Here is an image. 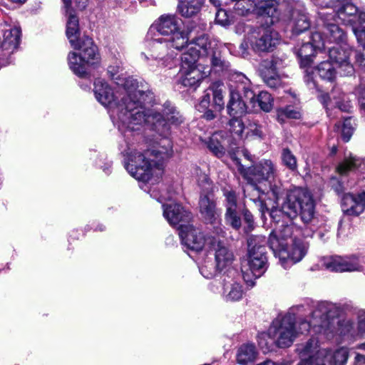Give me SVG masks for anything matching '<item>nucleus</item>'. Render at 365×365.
Wrapping results in <instances>:
<instances>
[{"label":"nucleus","mask_w":365,"mask_h":365,"mask_svg":"<svg viewBox=\"0 0 365 365\" xmlns=\"http://www.w3.org/2000/svg\"><path fill=\"white\" fill-rule=\"evenodd\" d=\"M93 91L97 101L109 107L112 115L116 116L118 128L123 133H140L151 116L146 113L145 105L151 101L153 93L143 81L128 78L122 86L113 91L104 79L96 78Z\"/></svg>","instance_id":"obj_1"},{"label":"nucleus","mask_w":365,"mask_h":365,"mask_svg":"<svg viewBox=\"0 0 365 365\" xmlns=\"http://www.w3.org/2000/svg\"><path fill=\"white\" fill-rule=\"evenodd\" d=\"M243 3H237L235 10L239 15L246 16L253 13L262 19L264 25L259 27H247L246 36L240 47L243 53L249 46L256 52L272 51L279 43V34L272 29L270 26L279 21V19L289 16L291 10L286 2L279 4L277 0H247Z\"/></svg>","instance_id":"obj_2"},{"label":"nucleus","mask_w":365,"mask_h":365,"mask_svg":"<svg viewBox=\"0 0 365 365\" xmlns=\"http://www.w3.org/2000/svg\"><path fill=\"white\" fill-rule=\"evenodd\" d=\"M249 185L244 189L245 197L250 196L261 212L262 217L268 211L265 202V195L278 203L279 199L284 195V188L278 179L277 165L271 160L263 159L250 168Z\"/></svg>","instance_id":"obj_3"},{"label":"nucleus","mask_w":365,"mask_h":365,"mask_svg":"<svg viewBox=\"0 0 365 365\" xmlns=\"http://www.w3.org/2000/svg\"><path fill=\"white\" fill-rule=\"evenodd\" d=\"M162 145L153 150L128 148L125 153V168L138 180H158L163 173V161L172 154V145L164 139Z\"/></svg>","instance_id":"obj_4"},{"label":"nucleus","mask_w":365,"mask_h":365,"mask_svg":"<svg viewBox=\"0 0 365 365\" xmlns=\"http://www.w3.org/2000/svg\"><path fill=\"white\" fill-rule=\"evenodd\" d=\"M294 229L293 224L287 225L282 230L272 232L268 240L270 249L279 257L284 267L299 262L306 254L307 248L303 242L293 237Z\"/></svg>","instance_id":"obj_5"},{"label":"nucleus","mask_w":365,"mask_h":365,"mask_svg":"<svg viewBox=\"0 0 365 365\" xmlns=\"http://www.w3.org/2000/svg\"><path fill=\"white\" fill-rule=\"evenodd\" d=\"M297 351L300 358L297 365H345L348 359L346 349L341 348L332 353L321 348L316 339L299 344Z\"/></svg>","instance_id":"obj_6"},{"label":"nucleus","mask_w":365,"mask_h":365,"mask_svg":"<svg viewBox=\"0 0 365 365\" xmlns=\"http://www.w3.org/2000/svg\"><path fill=\"white\" fill-rule=\"evenodd\" d=\"M337 307L328 302L317 303L312 312L313 328L316 331L329 334L338 333L341 335L349 334L354 329V323L349 319H336L338 314Z\"/></svg>","instance_id":"obj_7"},{"label":"nucleus","mask_w":365,"mask_h":365,"mask_svg":"<svg viewBox=\"0 0 365 365\" xmlns=\"http://www.w3.org/2000/svg\"><path fill=\"white\" fill-rule=\"evenodd\" d=\"M264 238L252 236L248 240L247 258L242 262L241 271L245 282L254 286L255 280L260 277L267 268V257Z\"/></svg>","instance_id":"obj_8"},{"label":"nucleus","mask_w":365,"mask_h":365,"mask_svg":"<svg viewBox=\"0 0 365 365\" xmlns=\"http://www.w3.org/2000/svg\"><path fill=\"white\" fill-rule=\"evenodd\" d=\"M295 320L294 314L289 312L273 321L269 329V335L274 340L278 347L286 348L290 346L299 334H305L309 331L311 327H313L312 317L310 322H301L298 328L296 327Z\"/></svg>","instance_id":"obj_9"},{"label":"nucleus","mask_w":365,"mask_h":365,"mask_svg":"<svg viewBox=\"0 0 365 365\" xmlns=\"http://www.w3.org/2000/svg\"><path fill=\"white\" fill-rule=\"evenodd\" d=\"M315 204L311 193L302 188L289 191L282 204L281 210H272L270 216L274 218V213L282 212L289 217L294 219L298 215L304 223L310 222L314 216Z\"/></svg>","instance_id":"obj_10"},{"label":"nucleus","mask_w":365,"mask_h":365,"mask_svg":"<svg viewBox=\"0 0 365 365\" xmlns=\"http://www.w3.org/2000/svg\"><path fill=\"white\" fill-rule=\"evenodd\" d=\"M78 52H69L67 56L70 69L79 77L88 74V68L100 62V54L93 39L88 36H83L76 46H72Z\"/></svg>","instance_id":"obj_11"},{"label":"nucleus","mask_w":365,"mask_h":365,"mask_svg":"<svg viewBox=\"0 0 365 365\" xmlns=\"http://www.w3.org/2000/svg\"><path fill=\"white\" fill-rule=\"evenodd\" d=\"M150 29L156 30L176 50L180 51L186 46L190 47L189 32L184 29L182 21L174 15L161 16Z\"/></svg>","instance_id":"obj_12"},{"label":"nucleus","mask_w":365,"mask_h":365,"mask_svg":"<svg viewBox=\"0 0 365 365\" xmlns=\"http://www.w3.org/2000/svg\"><path fill=\"white\" fill-rule=\"evenodd\" d=\"M200 56V51L194 45V41L190 42L187 51L181 56L180 82L183 86L196 88L210 74V70H202L200 65H196Z\"/></svg>","instance_id":"obj_13"},{"label":"nucleus","mask_w":365,"mask_h":365,"mask_svg":"<svg viewBox=\"0 0 365 365\" xmlns=\"http://www.w3.org/2000/svg\"><path fill=\"white\" fill-rule=\"evenodd\" d=\"M154 95L151 101L145 105L148 113H151L150 118L148 119L143 125L141 132L146 125H152L160 135H166L170 130V125H178L182 123L183 118L176 110L170 104H166L163 110V113H159L153 108Z\"/></svg>","instance_id":"obj_14"},{"label":"nucleus","mask_w":365,"mask_h":365,"mask_svg":"<svg viewBox=\"0 0 365 365\" xmlns=\"http://www.w3.org/2000/svg\"><path fill=\"white\" fill-rule=\"evenodd\" d=\"M335 14L341 24L350 26L358 42H364L365 33L360 29L362 19H365V11H360L349 1H340L334 7Z\"/></svg>","instance_id":"obj_15"},{"label":"nucleus","mask_w":365,"mask_h":365,"mask_svg":"<svg viewBox=\"0 0 365 365\" xmlns=\"http://www.w3.org/2000/svg\"><path fill=\"white\" fill-rule=\"evenodd\" d=\"M140 57L146 62L155 61L159 66H165L173 59L172 48L168 41L163 38L148 40L145 43Z\"/></svg>","instance_id":"obj_16"},{"label":"nucleus","mask_w":365,"mask_h":365,"mask_svg":"<svg viewBox=\"0 0 365 365\" xmlns=\"http://www.w3.org/2000/svg\"><path fill=\"white\" fill-rule=\"evenodd\" d=\"M179 230V235L182 244L188 249L195 252L201 251L203 249L209 250L211 247L209 241L217 240L213 236L205 235L190 224H180Z\"/></svg>","instance_id":"obj_17"},{"label":"nucleus","mask_w":365,"mask_h":365,"mask_svg":"<svg viewBox=\"0 0 365 365\" xmlns=\"http://www.w3.org/2000/svg\"><path fill=\"white\" fill-rule=\"evenodd\" d=\"M193 41L194 45L200 51V56L211 57V64L215 71H224L229 68V62L221 58L218 43L215 39L210 38L207 35H202Z\"/></svg>","instance_id":"obj_18"},{"label":"nucleus","mask_w":365,"mask_h":365,"mask_svg":"<svg viewBox=\"0 0 365 365\" xmlns=\"http://www.w3.org/2000/svg\"><path fill=\"white\" fill-rule=\"evenodd\" d=\"M322 265L332 272H354L361 268V260L355 255L351 256H326L322 259Z\"/></svg>","instance_id":"obj_19"},{"label":"nucleus","mask_w":365,"mask_h":365,"mask_svg":"<svg viewBox=\"0 0 365 365\" xmlns=\"http://www.w3.org/2000/svg\"><path fill=\"white\" fill-rule=\"evenodd\" d=\"M327 49L330 61L340 68L341 75L349 76L353 73L354 68L349 61L352 49L348 43L335 45L331 48H327Z\"/></svg>","instance_id":"obj_20"},{"label":"nucleus","mask_w":365,"mask_h":365,"mask_svg":"<svg viewBox=\"0 0 365 365\" xmlns=\"http://www.w3.org/2000/svg\"><path fill=\"white\" fill-rule=\"evenodd\" d=\"M207 148L217 158H222L227 152L234 158L232 155L237 149L225 131L214 133L207 142Z\"/></svg>","instance_id":"obj_21"},{"label":"nucleus","mask_w":365,"mask_h":365,"mask_svg":"<svg viewBox=\"0 0 365 365\" xmlns=\"http://www.w3.org/2000/svg\"><path fill=\"white\" fill-rule=\"evenodd\" d=\"M319 15L323 21V34L328 43H334L336 45L347 43L346 34L344 30L337 24L330 22L334 19L333 14L320 12Z\"/></svg>","instance_id":"obj_22"},{"label":"nucleus","mask_w":365,"mask_h":365,"mask_svg":"<svg viewBox=\"0 0 365 365\" xmlns=\"http://www.w3.org/2000/svg\"><path fill=\"white\" fill-rule=\"evenodd\" d=\"M282 65L279 58L272 57L262 63V76L264 83L270 88H277L281 84V79L277 73Z\"/></svg>","instance_id":"obj_23"},{"label":"nucleus","mask_w":365,"mask_h":365,"mask_svg":"<svg viewBox=\"0 0 365 365\" xmlns=\"http://www.w3.org/2000/svg\"><path fill=\"white\" fill-rule=\"evenodd\" d=\"M211 245L209 251H214L215 262L220 271L230 267L235 259L233 252L220 240L209 241Z\"/></svg>","instance_id":"obj_24"},{"label":"nucleus","mask_w":365,"mask_h":365,"mask_svg":"<svg viewBox=\"0 0 365 365\" xmlns=\"http://www.w3.org/2000/svg\"><path fill=\"white\" fill-rule=\"evenodd\" d=\"M225 197V206L226 212L225 219L226 222L235 230L241 227V219L237 212V197L235 192L231 190H224Z\"/></svg>","instance_id":"obj_25"},{"label":"nucleus","mask_w":365,"mask_h":365,"mask_svg":"<svg viewBox=\"0 0 365 365\" xmlns=\"http://www.w3.org/2000/svg\"><path fill=\"white\" fill-rule=\"evenodd\" d=\"M199 211L207 223L215 224L220 220V210L217 208L215 201L207 195H202L200 197Z\"/></svg>","instance_id":"obj_26"},{"label":"nucleus","mask_w":365,"mask_h":365,"mask_svg":"<svg viewBox=\"0 0 365 365\" xmlns=\"http://www.w3.org/2000/svg\"><path fill=\"white\" fill-rule=\"evenodd\" d=\"M163 216L171 225H177L180 222H189L192 214L178 203L163 205Z\"/></svg>","instance_id":"obj_27"},{"label":"nucleus","mask_w":365,"mask_h":365,"mask_svg":"<svg viewBox=\"0 0 365 365\" xmlns=\"http://www.w3.org/2000/svg\"><path fill=\"white\" fill-rule=\"evenodd\" d=\"M341 209L349 216L361 214L365 209V191L356 196L350 193L344 195L341 200Z\"/></svg>","instance_id":"obj_28"},{"label":"nucleus","mask_w":365,"mask_h":365,"mask_svg":"<svg viewBox=\"0 0 365 365\" xmlns=\"http://www.w3.org/2000/svg\"><path fill=\"white\" fill-rule=\"evenodd\" d=\"M317 51L310 43L307 42L304 43L300 48L297 51V54L300 58V65L302 67H307L306 69L305 82L310 88H314L316 86L313 77L310 76L312 70L309 68L312 63V57L314 52Z\"/></svg>","instance_id":"obj_29"},{"label":"nucleus","mask_w":365,"mask_h":365,"mask_svg":"<svg viewBox=\"0 0 365 365\" xmlns=\"http://www.w3.org/2000/svg\"><path fill=\"white\" fill-rule=\"evenodd\" d=\"M249 79L242 73L234 72L231 74L230 78V91L243 93L244 97L250 100L251 103L254 102L255 94L250 88Z\"/></svg>","instance_id":"obj_30"},{"label":"nucleus","mask_w":365,"mask_h":365,"mask_svg":"<svg viewBox=\"0 0 365 365\" xmlns=\"http://www.w3.org/2000/svg\"><path fill=\"white\" fill-rule=\"evenodd\" d=\"M227 105V113L232 117H240L249 110L250 100L245 99L243 93L230 91Z\"/></svg>","instance_id":"obj_31"},{"label":"nucleus","mask_w":365,"mask_h":365,"mask_svg":"<svg viewBox=\"0 0 365 365\" xmlns=\"http://www.w3.org/2000/svg\"><path fill=\"white\" fill-rule=\"evenodd\" d=\"M334 93L332 91L330 94L325 93L319 96V100L324 107L328 109L329 106H334L341 111L350 112L352 106L347 96L344 93H340V96L336 98Z\"/></svg>","instance_id":"obj_32"},{"label":"nucleus","mask_w":365,"mask_h":365,"mask_svg":"<svg viewBox=\"0 0 365 365\" xmlns=\"http://www.w3.org/2000/svg\"><path fill=\"white\" fill-rule=\"evenodd\" d=\"M222 296L227 302H235L242 299L243 289L242 285L232 279H224Z\"/></svg>","instance_id":"obj_33"},{"label":"nucleus","mask_w":365,"mask_h":365,"mask_svg":"<svg viewBox=\"0 0 365 365\" xmlns=\"http://www.w3.org/2000/svg\"><path fill=\"white\" fill-rule=\"evenodd\" d=\"M257 354L258 352L254 344H243L237 349L236 354L237 361L240 364L247 365L257 359Z\"/></svg>","instance_id":"obj_34"},{"label":"nucleus","mask_w":365,"mask_h":365,"mask_svg":"<svg viewBox=\"0 0 365 365\" xmlns=\"http://www.w3.org/2000/svg\"><path fill=\"white\" fill-rule=\"evenodd\" d=\"M292 16L294 21L293 32L294 34H299L309 28V17L304 10L300 9H294L292 11Z\"/></svg>","instance_id":"obj_35"},{"label":"nucleus","mask_w":365,"mask_h":365,"mask_svg":"<svg viewBox=\"0 0 365 365\" xmlns=\"http://www.w3.org/2000/svg\"><path fill=\"white\" fill-rule=\"evenodd\" d=\"M229 125L230 132L227 133L231 137V141H232L234 145L238 148L240 141L243 138L244 124L239 117H232L229 122Z\"/></svg>","instance_id":"obj_36"},{"label":"nucleus","mask_w":365,"mask_h":365,"mask_svg":"<svg viewBox=\"0 0 365 365\" xmlns=\"http://www.w3.org/2000/svg\"><path fill=\"white\" fill-rule=\"evenodd\" d=\"M315 71L321 79L328 82H334L336 78V71L333 63L330 61L321 62L316 68Z\"/></svg>","instance_id":"obj_37"},{"label":"nucleus","mask_w":365,"mask_h":365,"mask_svg":"<svg viewBox=\"0 0 365 365\" xmlns=\"http://www.w3.org/2000/svg\"><path fill=\"white\" fill-rule=\"evenodd\" d=\"M21 30L19 27L10 28L4 31L3 46L6 49L17 48L20 43Z\"/></svg>","instance_id":"obj_38"},{"label":"nucleus","mask_w":365,"mask_h":365,"mask_svg":"<svg viewBox=\"0 0 365 365\" xmlns=\"http://www.w3.org/2000/svg\"><path fill=\"white\" fill-rule=\"evenodd\" d=\"M363 163V160L356 155L350 154L336 167L337 173L341 175H345L349 172L359 168Z\"/></svg>","instance_id":"obj_39"},{"label":"nucleus","mask_w":365,"mask_h":365,"mask_svg":"<svg viewBox=\"0 0 365 365\" xmlns=\"http://www.w3.org/2000/svg\"><path fill=\"white\" fill-rule=\"evenodd\" d=\"M202 0H185L180 1L178 6L179 12L185 18L195 16L200 11Z\"/></svg>","instance_id":"obj_40"},{"label":"nucleus","mask_w":365,"mask_h":365,"mask_svg":"<svg viewBox=\"0 0 365 365\" xmlns=\"http://www.w3.org/2000/svg\"><path fill=\"white\" fill-rule=\"evenodd\" d=\"M66 36L71 46H76V43L80 41L78 19L72 14H70L67 21Z\"/></svg>","instance_id":"obj_41"},{"label":"nucleus","mask_w":365,"mask_h":365,"mask_svg":"<svg viewBox=\"0 0 365 365\" xmlns=\"http://www.w3.org/2000/svg\"><path fill=\"white\" fill-rule=\"evenodd\" d=\"M209 89L212 92V107L215 111H221L225 106L223 84L219 81L212 83Z\"/></svg>","instance_id":"obj_42"},{"label":"nucleus","mask_w":365,"mask_h":365,"mask_svg":"<svg viewBox=\"0 0 365 365\" xmlns=\"http://www.w3.org/2000/svg\"><path fill=\"white\" fill-rule=\"evenodd\" d=\"M272 103L273 99L271 95L268 92L262 91L257 98L255 96L254 102L250 101V105L254 108L257 104L262 110L269 112L272 108Z\"/></svg>","instance_id":"obj_43"},{"label":"nucleus","mask_w":365,"mask_h":365,"mask_svg":"<svg viewBox=\"0 0 365 365\" xmlns=\"http://www.w3.org/2000/svg\"><path fill=\"white\" fill-rule=\"evenodd\" d=\"M281 158L284 165L292 171L297 170V158L289 148L282 149Z\"/></svg>","instance_id":"obj_44"},{"label":"nucleus","mask_w":365,"mask_h":365,"mask_svg":"<svg viewBox=\"0 0 365 365\" xmlns=\"http://www.w3.org/2000/svg\"><path fill=\"white\" fill-rule=\"evenodd\" d=\"M220 271L211 261H205L200 267V272L202 275L207 278H212Z\"/></svg>","instance_id":"obj_45"},{"label":"nucleus","mask_w":365,"mask_h":365,"mask_svg":"<svg viewBox=\"0 0 365 365\" xmlns=\"http://www.w3.org/2000/svg\"><path fill=\"white\" fill-rule=\"evenodd\" d=\"M324 36H325L323 34V31H316L312 34L311 37V41L309 42L312 46L316 49V50H321L322 48H327L328 47L326 46V43H328L327 41V38H324Z\"/></svg>","instance_id":"obj_46"},{"label":"nucleus","mask_w":365,"mask_h":365,"mask_svg":"<svg viewBox=\"0 0 365 365\" xmlns=\"http://www.w3.org/2000/svg\"><path fill=\"white\" fill-rule=\"evenodd\" d=\"M353 120L351 118H345L342 128H341V136L345 142H348L354 132Z\"/></svg>","instance_id":"obj_47"},{"label":"nucleus","mask_w":365,"mask_h":365,"mask_svg":"<svg viewBox=\"0 0 365 365\" xmlns=\"http://www.w3.org/2000/svg\"><path fill=\"white\" fill-rule=\"evenodd\" d=\"M245 138H262L263 132L262 127L256 123H249L246 128Z\"/></svg>","instance_id":"obj_48"},{"label":"nucleus","mask_w":365,"mask_h":365,"mask_svg":"<svg viewBox=\"0 0 365 365\" xmlns=\"http://www.w3.org/2000/svg\"><path fill=\"white\" fill-rule=\"evenodd\" d=\"M279 115H284L288 118L299 119L302 116L301 110L299 108H295L291 106H287L279 111Z\"/></svg>","instance_id":"obj_49"},{"label":"nucleus","mask_w":365,"mask_h":365,"mask_svg":"<svg viewBox=\"0 0 365 365\" xmlns=\"http://www.w3.org/2000/svg\"><path fill=\"white\" fill-rule=\"evenodd\" d=\"M353 228L349 220H342L339 224L337 236L339 237H347L351 235Z\"/></svg>","instance_id":"obj_50"},{"label":"nucleus","mask_w":365,"mask_h":365,"mask_svg":"<svg viewBox=\"0 0 365 365\" xmlns=\"http://www.w3.org/2000/svg\"><path fill=\"white\" fill-rule=\"evenodd\" d=\"M215 21L217 24L222 25L223 26L230 24V20L225 10L219 9L217 11L215 15Z\"/></svg>","instance_id":"obj_51"},{"label":"nucleus","mask_w":365,"mask_h":365,"mask_svg":"<svg viewBox=\"0 0 365 365\" xmlns=\"http://www.w3.org/2000/svg\"><path fill=\"white\" fill-rule=\"evenodd\" d=\"M121 71V66L118 63L115 65H110L108 68V73L110 76V77L113 79H118V74Z\"/></svg>","instance_id":"obj_52"},{"label":"nucleus","mask_w":365,"mask_h":365,"mask_svg":"<svg viewBox=\"0 0 365 365\" xmlns=\"http://www.w3.org/2000/svg\"><path fill=\"white\" fill-rule=\"evenodd\" d=\"M243 216L245 221L248 224V230L250 231L254 227V219L252 213L247 209L243 210Z\"/></svg>","instance_id":"obj_53"},{"label":"nucleus","mask_w":365,"mask_h":365,"mask_svg":"<svg viewBox=\"0 0 365 365\" xmlns=\"http://www.w3.org/2000/svg\"><path fill=\"white\" fill-rule=\"evenodd\" d=\"M210 103V93H205L200 102L198 110H200V108H207Z\"/></svg>","instance_id":"obj_54"},{"label":"nucleus","mask_w":365,"mask_h":365,"mask_svg":"<svg viewBox=\"0 0 365 365\" xmlns=\"http://www.w3.org/2000/svg\"><path fill=\"white\" fill-rule=\"evenodd\" d=\"M358 330L361 334H365V312L359 316Z\"/></svg>","instance_id":"obj_55"},{"label":"nucleus","mask_w":365,"mask_h":365,"mask_svg":"<svg viewBox=\"0 0 365 365\" xmlns=\"http://www.w3.org/2000/svg\"><path fill=\"white\" fill-rule=\"evenodd\" d=\"M358 95L360 107L365 112V88L360 87L359 88Z\"/></svg>","instance_id":"obj_56"},{"label":"nucleus","mask_w":365,"mask_h":365,"mask_svg":"<svg viewBox=\"0 0 365 365\" xmlns=\"http://www.w3.org/2000/svg\"><path fill=\"white\" fill-rule=\"evenodd\" d=\"M365 48V47H363ZM356 61L359 64L361 68L365 71V53H356Z\"/></svg>","instance_id":"obj_57"},{"label":"nucleus","mask_w":365,"mask_h":365,"mask_svg":"<svg viewBox=\"0 0 365 365\" xmlns=\"http://www.w3.org/2000/svg\"><path fill=\"white\" fill-rule=\"evenodd\" d=\"M317 237L322 242H326L330 237L329 232L327 230H320L317 232Z\"/></svg>","instance_id":"obj_58"},{"label":"nucleus","mask_w":365,"mask_h":365,"mask_svg":"<svg viewBox=\"0 0 365 365\" xmlns=\"http://www.w3.org/2000/svg\"><path fill=\"white\" fill-rule=\"evenodd\" d=\"M354 365H365V355L356 354L354 358Z\"/></svg>","instance_id":"obj_59"},{"label":"nucleus","mask_w":365,"mask_h":365,"mask_svg":"<svg viewBox=\"0 0 365 365\" xmlns=\"http://www.w3.org/2000/svg\"><path fill=\"white\" fill-rule=\"evenodd\" d=\"M203 116L205 119L210 120L214 119L216 117V114H215V111H213L210 109H207L205 112Z\"/></svg>","instance_id":"obj_60"},{"label":"nucleus","mask_w":365,"mask_h":365,"mask_svg":"<svg viewBox=\"0 0 365 365\" xmlns=\"http://www.w3.org/2000/svg\"><path fill=\"white\" fill-rule=\"evenodd\" d=\"M78 4V7L80 9H83L87 5L88 0H76Z\"/></svg>","instance_id":"obj_61"},{"label":"nucleus","mask_w":365,"mask_h":365,"mask_svg":"<svg viewBox=\"0 0 365 365\" xmlns=\"http://www.w3.org/2000/svg\"><path fill=\"white\" fill-rule=\"evenodd\" d=\"M202 180H199V183L200 185H204L205 184H209V178H207V176L206 175H203L202 176Z\"/></svg>","instance_id":"obj_62"},{"label":"nucleus","mask_w":365,"mask_h":365,"mask_svg":"<svg viewBox=\"0 0 365 365\" xmlns=\"http://www.w3.org/2000/svg\"><path fill=\"white\" fill-rule=\"evenodd\" d=\"M257 365H275V363L271 360H266L262 363H259Z\"/></svg>","instance_id":"obj_63"},{"label":"nucleus","mask_w":365,"mask_h":365,"mask_svg":"<svg viewBox=\"0 0 365 365\" xmlns=\"http://www.w3.org/2000/svg\"><path fill=\"white\" fill-rule=\"evenodd\" d=\"M210 1L215 6L218 7L220 6V0H210Z\"/></svg>","instance_id":"obj_64"}]
</instances>
